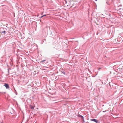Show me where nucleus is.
Wrapping results in <instances>:
<instances>
[{
	"instance_id": "nucleus-1",
	"label": "nucleus",
	"mask_w": 123,
	"mask_h": 123,
	"mask_svg": "<svg viewBox=\"0 0 123 123\" xmlns=\"http://www.w3.org/2000/svg\"><path fill=\"white\" fill-rule=\"evenodd\" d=\"M117 40L118 41V43L122 42L123 40L122 36H119L117 39Z\"/></svg>"
},
{
	"instance_id": "nucleus-11",
	"label": "nucleus",
	"mask_w": 123,
	"mask_h": 123,
	"mask_svg": "<svg viewBox=\"0 0 123 123\" xmlns=\"http://www.w3.org/2000/svg\"><path fill=\"white\" fill-rule=\"evenodd\" d=\"M101 69V68H99V69Z\"/></svg>"
},
{
	"instance_id": "nucleus-10",
	"label": "nucleus",
	"mask_w": 123,
	"mask_h": 123,
	"mask_svg": "<svg viewBox=\"0 0 123 123\" xmlns=\"http://www.w3.org/2000/svg\"><path fill=\"white\" fill-rule=\"evenodd\" d=\"M78 116L79 117H81V116H81V115H78Z\"/></svg>"
},
{
	"instance_id": "nucleus-4",
	"label": "nucleus",
	"mask_w": 123,
	"mask_h": 123,
	"mask_svg": "<svg viewBox=\"0 0 123 123\" xmlns=\"http://www.w3.org/2000/svg\"><path fill=\"white\" fill-rule=\"evenodd\" d=\"M90 120L92 121H93L95 122L96 123H98V120L96 119H90Z\"/></svg>"
},
{
	"instance_id": "nucleus-12",
	"label": "nucleus",
	"mask_w": 123,
	"mask_h": 123,
	"mask_svg": "<svg viewBox=\"0 0 123 123\" xmlns=\"http://www.w3.org/2000/svg\"><path fill=\"white\" fill-rule=\"evenodd\" d=\"M8 72H9V70H8Z\"/></svg>"
},
{
	"instance_id": "nucleus-6",
	"label": "nucleus",
	"mask_w": 123,
	"mask_h": 123,
	"mask_svg": "<svg viewBox=\"0 0 123 123\" xmlns=\"http://www.w3.org/2000/svg\"><path fill=\"white\" fill-rule=\"evenodd\" d=\"M46 61V60H42L40 62V63H43V62H44L45 61Z\"/></svg>"
},
{
	"instance_id": "nucleus-5",
	"label": "nucleus",
	"mask_w": 123,
	"mask_h": 123,
	"mask_svg": "<svg viewBox=\"0 0 123 123\" xmlns=\"http://www.w3.org/2000/svg\"><path fill=\"white\" fill-rule=\"evenodd\" d=\"M30 108L31 109H34V106L32 105H30Z\"/></svg>"
},
{
	"instance_id": "nucleus-2",
	"label": "nucleus",
	"mask_w": 123,
	"mask_h": 123,
	"mask_svg": "<svg viewBox=\"0 0 123 123\" xmlns=\"http://www.w3.org/2000/svg\"><path fill=\"white\" fill-rule=\"evenodd\" d=\"M4 86L6 87V89H8L9 88V85L8 84L5 83L4 85Z\"/></svg>"
},
{
	"instance_id": "nucleus-9",
	"label": "nucleus",
	"mask_w": 123,
	"mask_h": 123,
	"mask_svg": "<svg viewBox=\"0 0 123 123\" xmlns=\"http://www.w3.org/2000/svg\"><path fill=\"white\" fill-rule=\"evenodd\" d=\"M6 32V31H4L2 32L3 33H4V34H5V32Z\"/></svg>"
},
{
	"instance_id": "nucleus-7",
	"label": "nucleus",
	"mask_w": 123,
	"mask_h": 123,
	"mask_svg": "<svg viewBox=\"0 0 123 123\" xmlns=\"http://www.w3.org/2000/svg\"><path fill=\"white\" fill-rule=\"evenodd\" d=\"M49 15V14H47L46 15H43L42 16H41L40 17L41 18H42L43 17H44V16H47V15Z\"/></svg>"
},
{
	"instance_id": "nucleus-8",
	"label": "nucleus",
	"mask_w": 123,
	"mask_h": 123,
	"mask_svg": "<svg viewBox=\"0 0 123 123\" xmlns=\"http://www.w3.org/2000/svg\"><path fill=\"white\" fill-rule=\"evenodd\" d=\"M81 118L83 120H84V117L83 116H81Z\"/></svg>"
},
{
	"instance_id": "nucleus-3",
	"label": "nucleus",
	"mask_w": 123,
	"mask_h": 123,
	"mask_svg": "<svg viewBox=\"0 0 123 123\" xmlns=\"http://www.w3.org/2000/svg\"><path fill=\"white\" fill-rule=\"evenodd\" d=\"M113 41L114 42V43H115L116 44H119V43H118V41L117 40V39H114L113 40Z\"/></svg>"
}]
</instances>
